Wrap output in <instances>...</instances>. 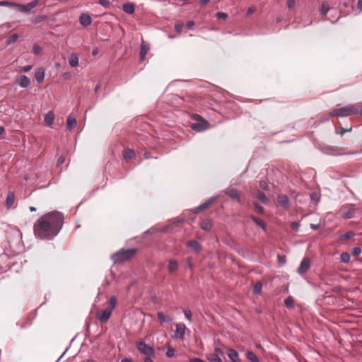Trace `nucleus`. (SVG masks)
Listing matches in <instances>:
<instances>
[{
	"label": "nucleus",
	"mask_w": 362,
	"mask_h": 362,
	"mask_svg": "<svg viewBox=\"0 0 362 362\" xmlns=\"http://www.w3.org/2000/svg\"><path fill=\"white\" fill-rule=\"evenodd\" d=\"M63 223V214L59 211L49 212L34 224L35 235L40 239H52L59 233Z\"/></svg>",
	"instance_id": "obj_1"
},
{
	"label": "nucleus",
	"mask_w": 362,
	"mask_h": 362,
	"mask_svg": "<svg viewBox=\"0 0 362 362\" xmlns=\"http://www.w3.org/2000/svg\"><path fill=\"white\" fill-rule=\"evenodd\" d=\"M359 107L357 105H350L334 110L331 112V116L348 117L356 115L358 112Z\"/></svg>",
	"instance_id": "obj_2"
},
{
	"label": "nucleus",
	"mask_w": 362,
	"mask_h": 362,
	"mask_svg": "<svg viewBox=\"0 0 362 362\" xmlns=\"http://www.w3.org/2000/svg\"><path fill=\"white\" fill-rule=\"evenodd\" d=\"M135 253L136 250L134 249L121 250L120 251L115 252L112 255V259L115 262H124L132 257Z\"/></svg>",
	"instance_id": "obj_3"
},
{
	"label": "nucleus",
	"mask_w": 362,
	"mask_h": 362,
	"mask_svg": "<svg viewBox=\"0 0 362 362\" xmlns=\"http://www.w3.org/2000/svg\"><path fill=\"white\" fill-rule=\"evenodd\" d=\"M196 122L191 125V128L197 132H202L209 128V123L204 120L200 115H196L194 116Z\"/></svg>",
	"instance_id": "obj_4"
},
{
	"label": "nucleus",
	"mask_w": 362,
	"mask_h": 362,
	"mask_svg": "<svg viewBox=\"0 0 362 362\" xmlns=\"http://www.w3.org/2000/svg\"><path fill=\"white\" fill-rule=\"evenodd\" d=\"M136 348L141 353L146 356H154L155 355V351L153 348L146 344L144 341H139L136 344Z\"/></svg>",
	"instance_id": "obj_5"
},
{
	"label": "nucleus",
	"mask_w": 362,
	"mask_h": 362,
	"mask_svg": "<svg viewBox=\"0 0 362 362\" xmlns=\"http://www.w3.org/2000/svg\"><path fill=\"white\" fill-rule=\"evenodd\" d=\"M40 0H33L27 4H21L16 3V8L21 13H29L33 8H35L40 4Z\"/></svg>",
	"instance_id": "obj_6"
},
{
	"label": "nucleus",
	"mask_w": 362,
	"mask_h": 362,
	"mask_svg": "<svg viewBox=\"0 0 362 362\" xmlns=\"http://www.w3.org/2000/svg\"><path fill=\"white\" fill-rule=\"evenodd\" d=\"M310 261L308 258H304L298 268V273L300 274V275H303L305 274L310 269Z\"/></svg>",
	"instance_id": "obj_7"
},
{
	"label": "nucleus",
	"mask_w": 362,
	"mask_h": 362,
	"mask_svg": "<svg viewBox=\"0 0 362 362\" xmlns=\"http://www.w3.org/2000/svg\"><path fill=\"white\" fill-rule=\"evenodd\" d=\"M112 311L111 309L107 308L100 314L98 313L97 317L101 322H106L110 319Z\"/></svg>",
	"instance_id": "obj_8"
},
{
	"label": "nucleus",
	"mask_w": 362,
	"mask_h": 362,
	"mask_svg": "<svg viewBox=\"0 0 362 362\" xmlns=\"http://www.w3.org/2000/svg\"><path fill=\"white\" fill-rule=\"evenodd\" d=\"M186 326L184 323L176 324L175 337L183 339L185 334Z\"/></svg>",
	"instance_id": "obj_9"
},
{
	"label": "nucleus",
	"mask_w": 362,
	"mask_h": 362,
	"mask_svg": "<svg viewBox=\"0 0 362 362\" xmlns=\"http://www.w3.org/2000/svg\"><path fill=\"white\" fill-rule=\"evenodd\" d=\"M346 206H343L340 210V211L342 213V218L344 219L352 218L355 214V209L353 207H350L347 210H346Z\"/></svg>",
	"instance_id": "obj_10"
},
{
	"label": "nucleus",
	"mask_w": 362,
	"mask_h": 362,
	"mask_svg": "<svg viewBox=\"0 0 362 362\" xmlns=\"http://www.w3.org/2000/svg\"><path fill=\"white\" fill-rule=\"evenodd\" d=\"M150 49V45L147 42L142 41L141 43V49H140V59L141 61H144L146 58L147 53Z\"/></svg>",
	"instance_id": "obj_11"
},
{
	"label": "nucleus",
	"mask_w": 362,
	"mask_h": 362,
	"mask_svg": "<svg viewBox=\"0 0 362 362\" xmlns=\"http://www.w3.org/2000/svg\"><path fill=\"white\" fill-rule=\"evenodd\" d=\"M277 201L282 207L285 209H288L290 207V201L286 195L279 194L277 197Z\"/></svg>",
	"instance_id": "obj_12"
},
{
	"label": "nucleus",
	"mask_w": 362,
	"mask_h": 362,
	"mask_svg": "<svg viewBox=\"0 0 362 362\" xmlns=\"http://www.w3.org/2000/svg\"><path fill=\"white\" fill-rule=\"evenodd\" d=\"M225 193L228 195L232 199L237 200L240 202V193L236 189L229 188L225 191Z\"/></svg>",
	"instance_id": "obj_13"
},
{
	"label": "nucleus",
	"mask_w": 362,
	"mask_h": 362,
	"mask_svg": "<svg viewBox=\"0 0 362 362\" xmlns=\"http://www.w3.org/2000/svg\"><path fill=\"white\" fill-rule=\"evenodd\" d=\"M16 83L21 87V88H27L30 84V78L25 76L22 75L17 80Z\"/></svg>",
	"instance_id": "obj_14"
},
{
	"label": "nucleus",
	"mask_w": 362,
	"mask_h": 362,
	"mask_svg": "<svg viewBox=\"0 0 362 362\" xmlns=\"http://www.w3.org/2000/svg\"><path fill=\"white\" fill-rule=\"evenodd\" d=\"M80 23L83 26H88L92 23L91 17L88 13H82L79 18Z\"/></svg>",
	"instance_id": "obj_15"
},
{
	"label": "nucleus",
	"mask_w": 362,
	"mask_h": 362,
	"mask_svg": "<svg viewBox=\"0 0 362 362\" xmlns=\"http://www.w3.org/2000/svg\"><path fill=\"white\" fill-rule=\"evenodd\" d=\"M168 269L170 273L173 274L178 269V262L175 259H170L168 261Z\"/></svg>",
	"instance_id": "obj_16"
},
{
	"label": "nucleus",
	"mask_w": 362,
	"mask_h": 362,
	"mask_svg": "<svg viewBox=\"0 0 362 362\" xmlns=\"http://www.w3.org/2000/svg\"><path fill=\"white\" fill-rule=\"evenodd\" d=\"M227 355L230 359L231 362H239L240 358L239 354L235 349H228Z\"/></svg>",
	"instance_id": "obj_17"
},
{
	"label": "nucleus",
	"mask_w": 362,
	"mask_h": 362,
	"mask_svg": "<svg viewBox=\"0 0 362 362\" xmlns=\"http://www.w3.org/2000/svg\"><path fill=\"white\" fill-rule=\"evenodd\" d=\"M54 118L55 117L53 112L50 111L45 115L44 122L47 126L51 127L54 123Z\"/></svg>",
	"instance_id": "obj_18"
},
{
	"label": "nucleus",
	"mask_w": 362,
	"mask_h": 362,
	"mask_svg": "<svg viewBox=\"0 0 362 362\" xmlns=\"http://www.w3.org/2000/svg\"><path fill=\"white\" fill-rule=\"evenodd\" d=\"M255 196L262 203V204H267L269 202V199L266 196V194L261 192L259 189H256L255 191Z\"/></svg>",
	"instance_id": "obj_19"
},
{
	"label": "nucleus",
	"mask_w": 362,
	"mask_h": 362,
	"mask_svg": "<svg viewBox=\"0 0 362 362\" xmlns=\"http://www.w3.org/2000/svg\"><path fill=\"white\" fill-rule=\"evenodd\" d=\"M122 9L128 14H133L135 11V5L134 3H127L123 4Z\"/></svg>",
	"instance_id": "obj_20"
},
{
	"label": "nucleus",
	"mask_w": 362,
	"mask_h": 362,
	"mask_svg": "<svg viewBox=\"0 0 362 362\" xmlns=\"http://www.w3.org/2000/svg\"><path fill=\"white\" fill-rule=\"evenodd\" d=\"M187 246L192 248L194 252H199L202 247L197 240H190L187 243Z\"/></svg>",
	"instance_id": "obj_21"
},
{
	"label": "nucleus",
	"mask_w": 362,
	"mask_h": 362,
	"mask_svg": "<svg viewBox=\"0 0 362 362\" xmlns=\"http://www.w3.org/2000/svg\"><path fill=\"white\" fill-rule=\"evenodd\" d=\"M157 317L158 320L161 323H170L172 322V318L166 315H165L163 312H158L157 313Z\"/></svg>",
	"instance_id": "obj_22"
},
{
	"label": "nucleus",
	"mask_w": 362,
	"mask_h": 362,
	"mask_svg": "<svg viewBox=\"0 0 362 362\" xmlns=\"http://www.w3.org/2000/svg\"><path fill=\"white\" fill-rule=\"evenodd\" d=\"M15 201V196L13 192L8 193L6 200V206L8 209H11L13 204Z\"/></svg>",
	"instance_id": "obj_23"
},
{
	"label": "nucleus",
	"mask_w": 362,
	"mask_h": 362,
	"mask_svg": "<svg viewBox=\"0 0 362 362\" xmlns=\"http://www.w3.org/2000/svg\"><path fill=\"white\" fill-rule=\"evenodd\" d=\"M200 227L205 231H209L211 229L212 223L209 219H204L200 222Z\"/></svg>",
	"instance_id": "obj_24"
},
{
	"label": "nucleus",
	"mask_w": 362,
	"mask_h": 362,
	"mask_svg": "<svg viewBox=\"0 0 362 362\" xmlns=\"http://www.w3.org/2000/svg\"><path fill=\"white\" fill-rule=\"evenodd\" d=\"M77 121L74 117L69 116L66 121L67 128L69 130H72L76 127Z\"/></svg>",
	"instance_id": "obj_25"
},
{
	"label": "nucleus",
	"mask_w": 362,
	"mask_h": 362,
	"mask_svg": "<svg viewBox=\"0 0 362 362\" xmlns=\"http://www.w3.org/2000/svg\"><path fill=\"white\" fill-rule=\"evenodd\" d=\"M78 55L76 53L71 54L69 59L70 66L71 67H76L78 65Z\"/></svg>",
	"instance_id": "obj_26"
},
{
	"label": "nucleus",
	"mask_w": 362,
	"mask_h": 362,
	"mask_svg": "<svg viewBox=\"0 0 362 362\" xmlns=\"http://www.w3.org/2000/svg\"><path fill=\"white\" fill-rule=\"evenodd\" d=\"M251 219L259 226L261 228H262L264 230H266L267 229V225L266 223L262 221L261 219L254 216H251Z\"/></svg>",
	"instance_id": "obj_27"
},
{
	"label": "nucleus",
	"mask_w": 362,
	"mask_h": 362,
	"mask_svg": "<svg viewBox=\"0 0 362 362\" xmlns=\"http://www.w3.org/2000/svg\"><path fill=\"white\" fill-rule=\"evenodd\" d=\"M216 200V197L211 198L210 199L207 200L206 202H205L202 204L199 205L197 207V210L200 211V210H203V209H206L210 204H211Z\"/></svg>",
	"instance_id": "obj_28"
},
{
	"label": "nucleus",
	"mask_w": 362,
	"mask_h": 362,
	"mask_svg": "<svg viewBox=\"0 0 362 362\" xmlns=\"http://www.w3.org/2000/svg\"><path fill=\"white\" fill-rule=\"evenodd\" d=\"M206 358L210 362H223L221 358H219V356L215 355L214 353L207 354Z\"/></svg>",
	"instance_id": "obj_29"
},
{
	"label": "nucleus",
	"mask_w": 362,
	"mask_h": 362,
	"mask_svg": "<svg viewBox=\"0 0 362 362\" xmlns=\"http://www.w3.org/2000/svg\"><path fill=\"white\" fill-rule=\"evenodd\" d=\"M246 357L251 362H260L256 354L252 351H247Z\"/></svg>",
	"instance_id": "obj_30"
},
{
	"label": "nucleus",
	"mask_w": 362,
	"mask_h": 362,
	"mask_svg": "<svg viewBox=\"0 0 362 362\" xmlns=\"http://www.w3.org/2000/svg\"><path fill=\"white\" fill-rule=\"evenodd\" d=\"M135 155L134 151L131 149H126L124 152L123 157L124 160H129L132 159Z\"/></svg>",
	"instance_id": "obj_31"
},
{
	"label": "nucleus",
	"mask_w": 362,
	"mask_h": 362,
	"mask_svg": "<svg viewBox=\"0 0 362 362\" xmlns=\"http://www.w3.org/2000/svg\"><path fill=\"white\" fill-rule=\"evenodd\" d=\"M284 303H285V305L288 308H293V305H294V300L292 296H288L285 300H284Z\"/></svg>",
	"instance_id": "obj_32"
},
{
	"label": "nucleus",
	"mask_w": 362,
	"mask_h": 362,
	"mask_svg": "<svg viewBox=\"0 0 362 362\" xmlns=\"http://www.w3.org/2000/svg\"><path fill=\"white\" fill-rule=\"evenodd\" d=\"M350 260V255L348 252H342L340 255V261L343 263H348Z\"/></svg>",
	"instance_id": "obj_33"
},
{
	"label": "nucleus",
	"mask_w": 362,
	"mask_h": 362,
	"mask_svg": "<svg viewBox=\"0 0 362 362\" xmlns=\"http://www.w3.org/2000/svg\"><path fill=\"white\" fill-rule=\"evenodd\" d=\"M355 235H356L355 233L353 231H347L346 233L341 235L339 236V239L340 240L350 239V238H353Z\"/></svg>",
	"instance_id": "obj_34"
},
{
	"label": "nucleus",
	"mask_w": 362,
	"mask_h": 362,
	"mask_svg": "<svg viewBox=\"0 0 362 362\" xmlns=\"http://www.w3.org/2000/svg\"><path fill=\"white\" fill-rule=\"evenodd\" d=\"M262 284L261 282H257L253 288V292L255 294H259L262 291Z\"/></svg>",
	"instance_id": "obj_35"
},
{
	"label": "nucleus",
	"mask_w": 362,
	"mask_h": 362,
	"mask_svg": "<svg viewBox=\"0 0 362 362\" xmlns=\"http://www.w3.org/2000/svg\"><path fill=\"white\" fill-rule=\"evenodd\" d=\"M35 79L38 83L42 82L45 78V73L43 71H39L35 74Z\"/></svg>",
	"instance_id": "obj_36"
},
{
	"label": "nucleus",
	"mask_w": 362,
	"mask_h": 362,
	"mask_svg": "<svg viewBox=\"0 0 362 362\" xmlns=\"http://www.w3.org/2000/svg\"><path fill=\"white\" fill-rule=\"evenodd\" d=\"M117 302V298L115 296H111L110 300H109V303H110V306L108 308L111 309L112 310H113L114 308L116 306Z\"/></svg>",
	"instance_id": "obj_37"
},
{
	"label": "nucleus",
	"mask_w": 362,
	"mask_h": 362,
	"mask_svg": "<svg viewBox=\"0 0 362 362\" xmlns=\"http://www.w3.org/2000/svg\"><path fill=\"white\" fill-rule=\"evenodd\" d=\"M329 6L327 4L323 3L322 4V6H321L320 10V14L322 15V16L326 15L327 13L328 12V11H329Z\"/></svg>",
	"instance_id": "obj_38"
},
{
	"label": "nucleus",
	"mask_w": 362,
	"mask_h": 362,
	"mask_svg": "<svg viewBox=\"0 0 362 362\" xmlns=\"http://www.w3.org/2000/svg\"><path fill=\"white\" fill-rule=\"evenodd\" d=\"M16 3L8 1H0V6L16 7Z\"/></svg>",
	"instance_id": "obj_39"
},
{
	"label": "nucleus",
	"mask_w": 362,
	"mask_h": 362,
	"mask_svg": "<svg viewBox=\"0 0 362 362\" xmlns=\"http://www.w3.org/2000/svg\"><path fill=\"white\" fill-rule=\"evenodd\" d=\"M18 38V35L15 33V34H13L10 36H8V37L7 38V42L8 44H12V43H14Z\"/></svg>",
	"instance_id": "obj_40"
},
{
	"label": "nucleus",
	"mask_w": 362,
	"mask_h": 362,
	"mask_svg": "<svg viewBox=\"0 0 362 362\" xmlns=\"http://www.w3.org/2000/svg\"><path fill=\"white\" fill-rule=\"evenodd\" d=\"M47 17L45 15H40L35 17L34 21L35 23H40L42 21H44L47 20Z\"/></svg>",
	"instance_id": "obj_41"
},
{
	"label": "nucleus",
	"mask_w": 362,
	"mask_h": 362,
	"mask_svg": "<svg viewBox=\"0 0 362 362\" xmlns=\"http://www.w3.org/2000/svg\"><path fill=\"white\" fill-rule=\"evenodd\" d=\"M98 3L105 8H109L111 3L107 0H99Z\"/></svg>",
	"instance_id": "obj_42"
},
{
	"label": "nucleus",
	"mask_w": 362,
	"mask_h": 362,
	"mask_svg": "<svg viewBox=\"0 0 362 362\" xmlns=\"http://www.w3.org/2000/svg\"><path fill=\"white\" fill-rule=\"evenodd\" d=\"M175 350L172 347H168L167 349L166 355L169 358H172L175 356Z\"/></svg>",
	"instance_id": "obj_43"
},
{
	"label": "nucleus",
	"mask_w": 362,
	"mask_h": 362,
	"mask_svg": "<svg viewBox=\"0 0 362 362\" xmlns=\"http://www.w3.org/2000/svg\"><path fill=\"white\" fill-rule=\"evenodd\" d=\"M351 253L354 256L357 257L361 253V249L359 247H354L352 249Z\"/></svg>",
	"instance_id": "obj_44"
},
{
	"label": "nucleus",
	"mask_w": 362,
	"mask_h": 362,
	"mask_svg": "<svg viewBox=\"0 0 362 362\" xmlns=\"http://www.w3.org/2000/svg\"><path fill=\"white\" fill-rule=\"evenodd\" d=\"M184 315L185 316V317L189 321V322H192V313L191 311L189 310V309H185L184 310Z\"/></svg>",
	"instance_id": "obj_45"
},
{
	"label": "nucleus",
	"mask_w": 362,
	"mask_h": 362,
	"mask_svg": "<svg viewBox=\"0 0 362 362\" xmlns=\"http://www.w3.org/2000/svg\"><path fill=\"white\" fill-rule=\"evenodd\" d=\"M183 28L182 23H176L175 25V30L177 33H180Z\"/></svg>",
	"instance_id": "obj_46"
},
{
	"label": "nucleus",
	"mask_w": 362,
	"mask_h": 362,
	"mask_svg": "<svg viewBox=\"0 0 362 362\" xmlns=\"http://www.w3.org/2000/svg\"><path fill=\"white\" fill-rule=\"evenodd\" d=\"M254 206L259 214H262L264 213V208L259 204L254 203Z\"/></svg>",
	"instance_id": "obj_47"
},
{
	"label": "nucleus",
	"mask_w": 362,
	"mask_h": 362,
	"mask_svg": "<svg viewBox=\"0 0 362 362\" xmlns=\"http://www.w3.org/2000/svg\"><path fill=\"white\" fill-rule=\"evenodd\" d=\"M215 355L219 356V358H221V356H223V351H222V349L219 347H216L215 349H214V353Z\"/></svg>",
	"instance_id": "obj_48"
},
{
	"label": "nucleus",
	"mask_w": 362,
	"mask_h": 362,
	"mask_svg": "<svg viewBox=\"0 0 362 362\" xmlns=\"http://www.w3.org/2000/svg\"><path fill=\"white\" fill-rule=\"evenodd\" d=\"M259 187L264 190L269 189V185L264 180H261L259 182Z\"/></svg>",
	"instance_id": "obj_49"
},
{
	"label": "nucleus",
	"mask_w": 362,
	"mask_h": 362,
	"mask_svg": "<svg viewBox=\"0 0 362 362\" xmlns=\"http://www.w3.org/2000/svg\"><path fill=\"white\" fill-rule=\"evenodd\" d=\"M216 16L218 18L221 19H226L228 18V14L224 12H218Z\"/></svg>",
	"instance_id": "obj_50"
},
{
	"label": "nucleus",
	"mask_w": 362,
	"mask_h": 362,
	"mask_svg": "<svg viewBox=\"0 0 362 362\" xmlns=\"http://www.w3.org/2000/svg\"><path fill=\"white\" fill-rule=\"evenodd\" d=\"M33 51L35 54H38L41 52V47L38 45H35Z\"/></svg>",
	"instance_id": "obj_51"
},
{
	"label": "nucleus",
	"mask_w": 362,
	"mask_h": 362,
	"mask_svg": "<svg viewBox=\"0 0 362 362\" xmlns=\"http://www.w3.org/2000/svg\"><path fill=\"white\" fill-rule=\"evenodd\" d=\"M31 69H32V66L31 65L24 66H23L21 68V72H28L30 70H31Z\"/></svg>",
	"instance_id": "obj_52"
},
{
	"label": "nucleus",
	"mask_w": 362,
	"mask_h": 362,
	"mask_svg": "<svg viewBox=\"0 0 362 362\" xmlns=\"http://www.w3.org/2000/svg\"><path fill=\"white\" fill-rule=\"evenodd\" d=\"M286 4L288 8H293L295 6L296 1L295 0H287Z\"/></svg>",
	"instance_id": "obj_53"
},
{
	"label": "nucleus",
	"mask_w": 362,
	"mask_h": 362,
	"mask_svg": "<svg viewBox=\"0 0 362 362\" xmlns=\"http://www.w3.org/2000/svg\"><path fill=\"white\" fill-rule=\"evenodd\" d=\"M255 9L254 7H250L246 12V16H250L251 14H252L255 12Z\"/></svg>",
	"instance_id": "obj_54"
},
{
	"label": "nucleus",
	"mask_w": 362,
	"mask_h": 362,
	"mask_svg": "<svg viewBox=\"0 0 362 362\" xmlns=\"http://www.w3.org/2000/svg\"><path fill=\"white\" fill-rule=\"evenodd\" d=\"M64 162V157L62 156H60L58 160H57V166H60L61 165H62Z\"/></svg>",
	"instance_id": "obj_55"
},
{
	"label": "nucleus",
	"mask_w": 362,
	"mask_h": 362,
	"mask_svg": "<svg viewBox=\"0 0 362 362\" xmlns=\"http://www.w3.org/2000/svg\"><path fill=\"white\" fill-rule=\"evenodd\" d=\"M299 226H300L299 223L297 222H295V221L292 222V223H291V227L294 230H298L299 228Z\"/></svg>",
	"instance_id": "obj_56"
},
{
	"label": "nucleus",
	"mask_w": 362,
	"mask_h": 362,
	"mask_svg": "<svg viewBox=\"0 0 362 362\" xmlns=\"http://www.w3.org/2000/svg\"><path fill=\"white\" fill-rule=\"evenodd\" d=\"M351 130V127H350L349 129L341 128L339 134L341 136H343L345 132H350Z\"/></svg>",
	"instance_id": "obj_57"
},
{
	"label": "nucleus",
	"mask_w": 362,
	"mask_h": 362,
	"mask_svg": "<svg viewBox=\"0 0 362 362\" xmlns=\"http://www.w3.org/2000/svg\"><path fill=\"white\" fill-rule=\"evenodd\" d=\"M209 1H210V0H200L199 4L202 6H205L206 5H207L209 4Z\"/></svg>",
	"instance_id": "obj_58"
},
{
	"label": "nucleus",
	"mask_w": 362,
	"mask_h": 362,
	"mask_svg": "<svg viewBox=\"0 0 362 362\" xmlns=\"http://www.w3.org/2000/svg\"><path fill=\"white\" fill-rule=\"evenodd\" d=\"M194 25V23L192 21H189L187 23V27L188 28H192Z\"/></svg>",
	"instance_id": "obj_59"
},
{
	"label": "nucleus",
	"mask_w": 362,
	"mask_h": 362,
	"mask_svg": "<svg viewBox=\"0 0 362 362\" xmlns=\"http://www.w3.org/2000/svg\"><path fill=\"white\" fill-rule=\"evenodd\" d=\"M310 228L315 230L319 229L320 228V226L319 225H315V224H310Z\"/></svg>",
	"instance_id": "obj_60"
},
{
	"label": "nucleus",
	"mask_w": 362,
	"mask_h": 362,
	"mask_svg": "<svg viewBox=\"0 0 362 362\" xmlns=\"http://www.w3.org/2000/svg\"><path fill=\"white\" fill-rule=\"evenodd\" d=\"M357 6L360 9H362V0L358 1Z\"/></svg>",
	"instance_id": "obj_61"
},
{
	"label": "nucleus",
	"mask_w": 362,
	"mask_h": 362,
	"mask_svg": "<svg viewBox=\"0 0 362 362\" xmlns=\"http://www.w3.org/2000/svg\"><path fill=\"white\" fill-rule=\"evenodd\" d=\"M98 49L97 48H96V49H93V50L92 51V54H93V56L97 55V54H98Z\"/></svg>",
	"instance_id": "obj_62"
},
{
	"label": "nucleus",
	"mask_w": 362,
	"mask_h": 362,
	"mask_svg": "<svg viewBox=\"0 0 362 362\" xmlns=\"http://www.w3.org/2000/svg\"><path fill=\"white\" fill-rule=\"evenodd\" d=\"M121 362H132V361L129 358H126L122 359Z\"/></svg>",
	"instance_id": "obj_63"
},
{
	"label": "nucleus",
	"mask_w": 362,
	"mask_h": 362,
	"mask_svg": "<svg viewBox=\"0 0 362 362\" xmlns=\"http://www.w3.org/2000/svg\"><path fill=\"white\" fill-rule=\"evenodd\" d=\"M144 362H153V361L151 358H146L144 360Z\"/></svg>",
	"instance_id": "obj_64"
}]
</instances>
